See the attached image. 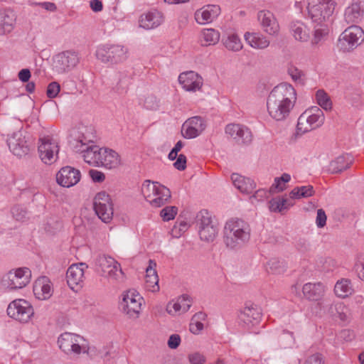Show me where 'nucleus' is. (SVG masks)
Segmentation results:
<instances>
[{"instance_id": "obj_55", "label": "nucleus", "mask_w": 364, "mask_h": 364, "mask_svg": "<svg viewBox=\"0 0 364 364\" xmlns=\"http://www.w3.org/2000/svg\"><path fill=\"white\" fill-rule=\"evenodd\" d=\"M60 90V86L57 82H52L48 84L46 95L49 98H55Z\"/></svg>"}, {"instance_id": "obj_43", "label": "nucleus", "mask_w": 364, "mask_h": 364, "mask_svg": "<svg viewBox=\"0 0 364 364\" xmlns=\"http://www.w3.org/2000/svg\"><path fill=\"white\" fill-rule=\"evenodd\" d=\"M291 30L293 31L294 37L297 41L306 42L310 38L309 30L304 24H302L301 26L294 24Z\"/></svg>"}, {"instance_id": "obj_6", "label": "nucleus", "mask_w": 364, "mask_h": 364, "mask_svg": "<svg viewBox=\"0 0 364 364\" xmlns=\"http://www.w3.org/2000/svg\"><path fill=\"white\" fill-rule=\"evenodd\" d=\"M323 111L318 107L306 109L299 117L296 125L299 134H305L320 127L324 122Z\"/></svg>"}, {"instance_id": "obj_42", "label": "nucleus", "mask_w": 364, "mask_h": 364, "mask_svg": "<svg viewBox=\"0 0 364 364\" xmlns=\"http://www.w3.org/2000/svg\"><path fill=\"white\" fill-rule=\"evenodd\" d=\"M164 21V16L162 12L156 10L152 9L151 11H148L140 16V23L144 22H153V23H160Z\"/></svg>"}, {"instance_id": "obj_56", "label": "nucleus", "mask_w": 364, "mask_h": 364, "mask_svg": "<svg viewBox=\"0 0 364 364\" xmlns=\"http://www.w3.org/2000/svg\"><path fill=\"white\" fill-rule=\"evenodd\" d=\"M144 107L148 109H156L159 107V100L156 97L150 95L144 100Z\"/></svg>"}, {"instance_id": "obj_11", "label": "nucleus", "mask_w": 364, "mask_h": 364, "mask_svg": "<svg viewBox=\"0 0 364 364\" xmlns=\"http://www.w3.org/2000/svg\"><path fill=\"white\" fill-rule=\"evenodd\" d=\"M6 311L10 318L22 323L29 322L34 315L33 306L28 301L22 299L11 301Z\"/></svg>"}, {"instance_id": "obj_4", "label": "nucleus", "mask_w": 364, "mask_h": 364, "mask_svg": "<svg viewBox=\"0 0 364 364\" xmlns=\"http://www.w3.org/2000/svg\"><path fill=\"white\" fill-rule=\"evenodd\" d=\"M90 143H92V141L87 140L83 134L79 136L77 139L70 141L73 149L75 152L82 154L86 163L90 165L99 166L102 149L96 145L90 144Z\"/></svg>"}, {"instance_id": "obj_15", "label": "nucleus", "mask_w": 364, "mask_h": 364, "mask_svg": "<svg viewBox=\"0 0 364 364\" xmlns=\"http://www.w3.org/2000/svg\"><path fill=\"white\" fill-rule=\"evenodd\" d=\"M7 145L10 151L16 156L22 157L30 151V144L24 132L19 130L14 132L7 139Z\"/></svg>"}, {"instance_id": "obj_35", "label": "nucleus", "mask_w": 364, "mask_h": 364, "mask_svg": "<svg viewBox=\"0 0 364 364\" xmlns=\"http://www.w3.org/2000/svg\"><path fill=\"white\" fill-rule=\"evenodd\" d=\"M315 193L313 186H297L293 188L289 193V198L293 199H300L302 198H309L314 196Z\"/></svg>"}, {"instance_id": "obj_39", "label": "nucleus", "mask_w": 364, "mask_h": 364, "mask_svg": "<svg viewBox=\"0 0 364 364\" xmlns=\"http://www.w3.org/2000/svg\"><path fill=\"white\" fill-rule=\"evenodd\" d=\"M287 264L283 259H271L267 264V271L274 274H279L285 272Z\"/></svg>"}, {"instance_id": "obj_44", "label": "nucleus", "mask_w": 364, "mask_h": 364, "mask_svg": "<svg viewBox=\"0 0 364 364\" xmlns=\"http://www.w3.org/2000/svg\"><path fill=\"white\" fill-rule=\"evenodd\" d=\"M316 99L318 104L325 110L328 111L332 108V102L327 95L323 90H318L316 94Z\"/></svg>"}, {"instance_id": "obj_29", "label": "nucleus", "mask_w": 364, "mask_h": 364, "mask_svg": "<svg viewBox=\"0 0 364 364\" xmlns=\"http://www.w3.org/2000/svg\"><path fill=\"white\" fill-rule=\"evenodd\" d=\"M352 162L353 159L348 154L338 156L330 162L327 171L332 174L339 173L348 168Z\"/></svg>"}, {"instance_id": "obj_40", "label": "nucleus", "mask_w": 364, "mask_h": 364, "mask_svg": "<svg viewBox=\"0 0 364 364\" xmlns=\"http://www.w3.org/2000/svg\"><path fill=\"white\" fill-rule=\"evenodd\" d=\"M114 264H116V260L105 255H99L95 261V264L101 270L102 276L106 274V272Z\"/></svg>"}, {"instance_id": "obj_63", "label": "nucleus", "mask_w": 364, "mask_h": 364, "mask_svg": "<svg viewBox=\"0 0 364 364\" xmlns=\"http://www.w3.org/2000/svg\"><path fill=\"white\" fill-rule=\"evenodd\" d=\"M305 364H324L323 357L320 353L314 354L306 359Z\"/></svg>"}, {"instance_id": "obj_52", "label": "nucleus", "mask_w": 364, "mask_h": 364, "mask_svg": "<svg viewBox=\"0 0 364 364\" xmlns=\"http://www.w3.org/2000/svg\"><path fill=\"white\" fill-rule=\"evenodd\" d=\"M257 20L261 23H272L276 21L274 15L269 10H262L257 14Z\"/></svg>"}, {"instance_id": "obj_5", "label": "nucleus", "mask_w": 364, "mask_h": 364, "mask_svg": "<svg viewBox=\"0 0 364 364\" xmlns=\"http://www.w3.org/2000/svg\"><path fill=\"white\" fill-rule=\"evenodd\" d=\"M308 15L317 23L328 21L332 16L336 6V0H306Z\"/></svg>"}, {"instance_id": "obj_10", "label": "nucleus", "mask_w": 364, "mask_h": 364, "mask_svg": "<svg viewBox=\"0 0 364 364\" xmlns=\"http://www.w3.org/2000/svg\"><path fill=\"white\" fill-rule=\"evenodd\" d=\"M196 224L201 240L213 242L218 235V227L207 210L200 211L196 216Z\"/></svg>"}, {"instance_id": "obj_32", "label": "nucleus", "mask_w": 364, "mask_h": 364, "mask_svg": "<svg viewBox=\"0 0 364 364\" xmlns=\"http://www.w3.org/2000/svg\"><path fill=\"white\" fill-rule=\"evenodd\" d=\"M101 154L102 157L100 158L99 166L100 165L111 169L119 164V155L116 151L112 149H102Z\"/></svg>"}, {"instance_id": "obj_16", "label": "nucleus", "mask_w": 364, "mask_h": 364, "mask_svg": "<svg viewBox=\"0 0 364 364\" xmlns=\"http://www.w3.org/2000/svg\"><path fill=\"white\" fill-rule=\"evenodd\" d=\"M142 299V297L136 291H129L124 295L120 304L123 312L129 317L137 318L141 310Z\"/></svg>"}, {"instance_id": "obj_61", "label": "nucleus", "mask_w": 364, "mask_h": 364, "mask_svg": "<svg viewBox=\"0 0 364 364\" xmlns=\"http://www.w3.org/2000/svg\"><path fill=\"white\" fill-rule=\"evenodd\" d=\"M203 329V323L199 322V321H193L191 318L189 330L193 334H199L200 332Z\"/></svg>"}, {"instance_id": "obj_50", "label": "nucleus", "mask_w": 364, "mask_h": 364, "mask_svg": "<svg viewBox=\"0 0 364 364\" xmlns=\"http://www.w3.org/2000/svg\"><path fill=\"white\" fill-rule=\"evenodd\" d=\"M13 218L17 221H24L27 218L26 210L19 205H16L11 210Z\"/></svg>"}, {"instance_id": "obj_53", "label": "nucleus", "mask_w": 364, "mask_h": 364, "mask_svg": "<svg viewBox=\"0 0 364 364\" xmlns=\"http://www.w3.org/2000/svg\"><path fill=\"white\" fill-rule=\"evenodd\" d=\"M16 21V15L11 9H0V23H10Z\"/></svg>"}, {"instance_id": "obj_60", "label": "nucleus", "mask_w": 364, "mask_h": 364, "mask_svg": "<svg viewBox=\"0 0 364 364\" xmlns=\"http://www.w3.org/2000/svg\"><path fill=\"white\" fill-rule=\"evenodd\" d=\"M262 29L267 33L274 36L279 33V24H261Z\"/></svg>"}, {"instance_id": "obj_41", "label": "nucleus", "mask_w": 364, "mask_h": 364, "mask_svg": "<svg viewBox=\"0 0 364 364\" xmlns=\"http://www.w3.org/2000/svg\"><path fill=\"white\" fill-rule=\"evenodd\" d=\"M161 186L159 183L151 182L150 181H145L141 186V193L146 200L149 202L150 200L156 196L158 191V186Z\"/></svg>"}, {"instance_id": "obj_1", "label": "nucleus", "mask_w": 364, "mask_h": 364, "mask_svg": "<svg viewBox=\"0 0 364 364\" xmlns=\"http://www.w3.org/2000/svg\"><path fill=\"white\" fill-rule=\"evenodd\" d=\"M296 101L294 87L287 82L275 86L268 95L267 108L269 116L276 121L287 119Z\"/></svg>"}, {"instance_id": "obj_45", "label": "nucleus", "mask_w": 364, "mask_h": 364, "mask_svg": "<svg viewBox=\"0 0 364 364\" xmlns=\"http://www.w3.org/2000/svg\"><path fill=\"white\" fill-rule=\"evenodd\" d=\"M123 274L120 264L116 261V264L112 265V267L108 269L104 277L114 280H120L123 278Z\"/></svg>"}, {"instance_id": "obj_34", "label": "nucleus", "mask_w": 364, "mask_h": 364, "mask_svg": "<svg viewBox=\"0 0 364 364\" xmlns=\"http://www.w3.org/2000/svg\"><path fill=\"white\" fill-rule=\"evenodd\" d=\"M354 291L351 281L348 279H341L334 286L335 294L340 298H346Z\"/></svg>"}, {"instance_id": "obj_7", "label": "nucleus", "mask_w": 364, "mask_h": 364, "mask_svg": "<svg viewBox=\"0 0 364 364\" xmlns=\"http://www.w3.org/2000/svg\"><path fill=\"white\" fill-rule=\"evenodd\" d=\"M364 41V31L356 24H352L340 35L337 47L343 53H349L355 49Z\"/></svg>"}, {"instance_id": "obj_13", "label": "nucleus", "mask_w": 364, "mask_h": 364, "mask_svg": "<svg viewBox=\"0 0 364 364\" xmlns=\"http://www.w3.org/2000/svg\"><path fill=\"white\" fill-rule=\"evenodd\" d=\"M93 207L96 215L104 223H109L113 217L111 198L105 192L98 193L95 198Z\"/></svg>"}, {"instance_id": "obj_46", "label": "nucleus", "mask_w": 364, "mask_h": 364, "mask_svg": "<svg viewBox=\"0 0 364 364\" xmlns=\"http://www.w3.org/2000/svg\"><path fill=\"white\" fill-rule=\"evenodd\" d=\"M45 278L42 281H38L34 287V291H38L41 290L42 293V299H48L52 294V289L49 282L44 283Z\"/></svg>"}, {"instance_id": "obj_51", "label": "nucleus", "mask_w": 364, "mask_h": 364, "mask_svg": "<svg viewBox=\"0 0 364 364\" xmlns=\"http://www.w3.org/2000/svg\"><path fill=\"white\" fill-rule=\"evenodd\" d=\"M177 212L176 206H166L161 210L160 215L164 221H169L175 218Z\"/></svg>"}, {"instance_id": "obj_38", "label": "nucleus", "mask_w": 364, "mask_h": 364, "mask_svg": "<svg viewBox=\"0 0 364 364\" xmlns=\"http://www.w3.org/2000/svg\"><path fill=\"white\" fill-rule=\"evenodd\" d=\"M200 38L205 42L203 46L215 45L220 40V33L213 28H205L201 31Z\"/></svg>"}, {"instance_id": "obj_25", "label": "nucleus", "mask_w": 364, "mask_h": 364, "mask_svg": "<svg viewBox=\"0 0 364 364\" xmlns=\"http://www.w3.org/2000/svg\"><path fill=\"white\" fill-rule=\"evenodd\" d=\"M221 14L220 6L216 4L205 5L196 11L194 17L198 23L205 21L206 23H213L217 21Z\"/></svg>"}, {"instance_id": "obj_48", "label": "nucleus", "mask_w": 364, "mask_h": 364, "mask_svg": "<svg viewBox=\"0 0 364 364\" xmlns=\"http://www.w3.org/2000/svg\"><path fill=\"white\" fill-rule=\"evenodd\" d=\"M319 27H316L314 36L312 43L317 44L323 37L328 34L329 29L326 24H317Z\"/></svg>"}, {"instance_id": "obj_9", "label": "nucleus", "mask_w": 364, "mask_h": 364, "mask_svg": "<svg viewBox=\"0 0 364 364\" xmlns=\"http://www.w3.org/2000/svg\"><path fill=\"white\" fill-rule=\"evenodd\" d=\"M60 348L67 354L88 353L89 347L87 341L80 335L65 332L58 340Z\"/></svg>"}, {"instance_id": "obj_26", "label": "nucleus", "mask_w": 364, "mask_h": 364, "mask_svg": "<svg viewBox=\"0 0 364 364\" xmlns=\"http://www.w3.org/2000/svg\"><path fill=\"white\" fill-rule=\"evenodd\" d=\"M156 263L150 259L146 269L145 288L151 292L159 291V277L156 271Z\"/></svg>"}, {"instance_id": "obj_36", "label": "nucleus", "mask_w": 364, "mask_h": 364, "mask_svg": "<svg viewBox=\"0 0 364 364\" xmlns=\"http://www.w3.org/2000/svg\"><path fill=\"white\" fill-rule=\"evenodd\" d=\"M225 47L230 51L238 52L242 50L243 45L237 34L232 33L223 38Z\"/></svg>"}, {"instance_id": "obj_62", "label": "nucleus", "mask_w": 364, "mask_h": 364, "mask_svg": "<svg viewBox=\"0 0 364 364\" xmlns=\"http://www.w3.org/2000/svg\"><path fill=\"white\" fill-rule=\"evenodd\" d=\"M173 166L178 171H183L186 168V157L183 154H180L173 164Z\"/></svg>"}, {"instance_id": "obj_37", "label": "nucleus", "mask_w": 364, "mask_h": 364, "mask_svg": "<svg viewBox=\"0 0 364 364\" xmlns=\"http://www.w3.org/2000/svg\"><path fill=\"white\" fill-rule=\"evenodd\" d=\"M363 15L360 4L353 3L346 8L345 11V19L347 23L358 21Z\"/></svg>"}, {"instance_id": "obj_28", "label": "nucleus", "mask_w": 364, "mask_h": 364, "mask_svg": "<svg viewBox=\"0 0 364 364\" xmlns=\"http://www.w3.org/2000/svg\"><path fill=\"white\" fill-rule=\"evenodd\" d=\"M231 180L234 186L242 193L250 194L256 187L255 183L251 178L236 173L231 175Z\"/></svg>"}, {"instance_id": "obj_14", "label": "nucleus", "mask_w": 364, "mask_h": 364, "mask_svg": "<svg viewBox=\"0 0 364 364\" xmlns=\"http://www.w3.org/2000/svg\"><path fill=\"white\" fill-rule=\"evenodd\" d=\"M38 153L41 161L46 164H52L58 159L59 146L49 136L39 139Z\"/></svg>"}, {"instance_id": "obj_17", "label": "nucleus", "mask_w": 364, "mask_h": 364, "mask_svg": "<svg viewBox=\"0 0 364 364\" xmlns=\"http://www.w3.org/2000/svg\"><path fill=\"white\" fill-rule=\"evenodd\" d=\"M225 134L232 138L239 144L248 145L252 141V134L250 129L242 124H229L225 129Z\"/></svg>"}, {"instance_id": "obj_2", "label": "nucleus", "mask_w": 364, "mask_h": 364, "mask_svg": "<svg viewBox=\"0 0 364 364\" xmlns=\"http://www.w3.org/2000/svg\"><path fill=\"white\" fill-rule=\"evenodd\" d=\"M249 224L239 218L228 220L223 230V241L228 248L236 249L247 243L250 238Z\"/></svg>"}, {"instance_id": "obj_64", "label": "nucleus", "mask_w": 364, "mask_h": 364, "mask_svg": "<svg viewBox=\"0 0 364 364\" xmlns=\"http://www.w3.org/2000/svg\"><path fill=\"white\" fill-rule=\"evenodd\" d=\"M89 174L92 180L95 183H102L105 178V174L97 170L92 169L89 171Z\"/></svg>"}, {"instance_id": "obj_19", "label": "nucleus", "mask_w": 364, "mask_h": 364, "mask_svg": "<svg viewBox=\"0 0 364 364\" xmlns=\"http://www.w3.org/2000/svg\"><path fill=\"white\" fill-rule=\"evenodd\" d=\"M80 178V171L70 166L61 168L56 174L58 184L65 188H70L76 185Z\"/></svg>"}, {"instance_id": "obj_31", "label": "nucleus", "mask_w": 364, "mask_h": 364, "mask_svg": "<svg viewBox=\"0 0 364 364\" xmlns=\"http://www.w3.org/2000/svg\"><path fill=\"white\" fill-rule=\"evenodd\" d=\"M293 205L292 200L284 196L275 197L269 201V210L273 213H282Z\"/></svg>"}, {"instance_id": "obj_8", "label": "nucleus", "mask_w": 364, "mask_h": 364, "mask_svg": "<svg viewBox=\"0 0 364 364\" xmlns=\"http://www.w3.org/2000/svg\"><path fill=\"white\" fill-rule=\"evenodd\" d=\"M31 271L27 267H19L11 269L5 274L1 281V286L9 290L14 291L25 287L31 281Z\"/></svg>"}, {"instance_id": "obj_21", "label": "nucleus", "mask_w": 364, "mask_h": 364, "mask_svg": "<svg viewBox=\"0 0 364 364\" xmlns=\"http://www.w3.org/2000/svg\"><path fill=\"white\" fill-rule=\"evenodd\" d=\"M203 118L196 116L189 118L182 126V134L186 139H194L199 136L205 129Z\"/></svg>"}, {"instance_id": "obj_30", "label": "nucleus", "mask_w": 364, "mask_h": 364, "mask_svg": "<svg viewBox=\"0 0 364 364\" xmlns=\"http://www.w3.org/2000/svg\"><path fill=\"white\" fill-rule=\"evenodd\" d=\"M244 38L247 43L255 49H265L270 43L269 41L259 33L246 32Z\"/></svg>"}, {"instance_id": "obj_18", "label": "nucleus", "mask_w": 364, "mask_h": 364, "mask_svg": "<svg viewBox=\"0 0 364 364\" xmlns=\"http://www.w3.org/2000/svg\"><path fill=\"white\" fill-rule=\"evenodd\" d=\"M88 268L85 263L72 264L67 270L66 278L68 286L73 290L82 287L85 279V271Z\"/></svg>"}, {"instance_id": "obj_20", "label": "nucleus", "mask_w": 364, "mask_h": 364, "mask_svg": "<svg viewBox=\"0 0 364 364\" xmlns=\"http://www.w3.org/2000/svg\"><path fill=\"white\" fill-rule=\"evenodd\" d=\"M79 60L76 52L66 50L56 56L55 68L59 73H63L75 68L78 64Z\"/></svg>"}, {"instance_id": "obj_59", "label": "nucleus", "mask_w": 364, "mask_h": 364, "mask_svg": "<svg viewBox=\"0 0 364 364\" xmlns=\"http://www.w3.org/2000/svg\"><path fill=\"white\" fill-rule=\"evenodd\" d=\"M178 300H181L180 306H181L182 312L185 313L188 311L192 305L190 296L186 294H183L178 297Z\"/></svg>"}, {"instance_id": "obj_49", "label": "nucleus", "mask_w": 364, "mask_h": 364, "mask_svg": "<svg viewBox=\"0 0 364 364\" xmlns=\"http://www.w3.org/2000/svg\"><path fill=\"white\" fill-rule=\"evenodd\" d=\"M279 342L281 346L284 348H290L294 343V337L293 333L288 331H283L279 336Z\"/></svg>"}, {"instance_id": "obj_57", "label": "nucleus", "mask_w": 364, "mask_h": 364, "mask_svg": "<svg viewBox=\"0 0 364 364\" xmlns=\"http://www.w3.org/2000/svg\"><path fill=\"white\" fill-rule=\"evenodd\" d=\"M327 217L325 211L322 209L317 210V215L316 218V224L318 228H323L326 224Z\"/></svg>"}, {"instance_id": "obj_23", "label": "nucleus", "mask_w": 364, "mask_h": 364, "mask_svg": "<svg viewBox=\"0 0 364 364\" xmlns=\"http://www.w3.org/2000/svg\"><path fill=\"white\" fill-rule=\"evenodd\" d=\"M317 306L323 314L337 316L343 321L348 318V308L341 302L332 304L330 300L325 299L318 302Z\"/></svg>"}, {"instance_id": "obj_58", "label": "nucleus", "mask_w": 364, "mask_h": 364, "mask_svg": "<svg viewBox=\"0 0 364 364\" xmlns=\"http://www.w3.org/2000/svg\"><path fill=\"white\" fill-rule=\"evenodd\" d=\"M286 189L285 183H284L282 181H281L278 177H276L274 178V183L269 188V192L272 194H274L276 193H279Z\"/></svg>"}, {"instance_id": "obj_3", "label": "nucleus", "mask_w": 364, "mask_h": 364, "mask_svg": "<svg viewBox=\"0 0 364 364\" xmlns=\"http://www.w3.org/2000/svg\"><path fill=\"white\" fill-rule=\"evenodd\" d=\"M129 48L122 44H102L96 50L97 58L103 63L117 65L129 58Z\"/></svg>"}, {"instance_id": "obj_24", "label": "nucleus", "mask_w": 364, "mask_h": 364, "mask_svg": "<svg viewBox=\"0 0 364 364\" xmlns=\"http://www.w3.org/2000/svg\"><path fill=\"white\" fill-rule=\"evenodd\" d=\"M178 82L186 91L196 92L203 85L202 77L194 71L182 73L178 76Z\"/></svg>"}, {"instance_id": "obj_27", "label": "nucleus", "mask_w": 364, "mask_h": 364, "mask_svg": "<svg viewBox=\"0 0 364 364\" xmlns=\"http://www.w3.org/2000/svg\"><path fill=\"white\" fill-rule=\"evenodd\" d=\"M303 294L304 296L311 301H320L325 292V286L321 283H306L303 286Z\"/></svg>"}, {"instance_id": "obj_54", "label": "nucleus", "mask_w": 364, "mask_h": 364, "mask_svg": "<svg viewBox=\"0 0 364 364\" xmlns=\"http://www.w3.org/2000/svg\"><path fill=\"white\" fill-rule=\"evenodd\" d=\"M180 302H181V300H178V298L176 301L169 302L166 306L167 312L171 315L183 313L181 306H180Z\"/></svg>"}, {"instance_id": "obj_47", "label": "nucleus", "mask_w": 364, "mask_h": 364, "mask_svg": "<svg viewBox=\"0 0 364 364\" xmlns=\"http://www.w3.org/2000/svg\"><path fill=\"white\" fill-rule=\"evenodd\" d=\"M287 73L294 82L301 85L304 83V73L303 71L291 65L288 68Z\"/></svg>"}, {"instance_id": "obj_12", "label": "nucleus", "mask_w": 364, "mask_h": 364, "mask_svg": "<svg viewBox=\"0 0 364 364\" xmlns=\"http://www.w3.org/2000/svg\"><path fill=\"white\" fill-rule=\"evenodd\" d=\"M261 318V309L257 306H245L238 314V325L244 330L250 331L259 323Z\"/></svg>"}, {"instance_id": "obj_22", "label": "nucleus", "mask_w": 364, "mask_h": 364, "mask_svg": "<svg viewBox=\"0 0 364 364\" xmlns=\"http://www.w3.org/2000/svg\"><path fill=\"white\" fill-rule=\"evenodd\" d=\"M132 73L129 70H119L115 75V82L112 87V93L118 97L124 96L132 83Z\"/></svg>"}, {"instance_id": "obj_33", "label": "nucleus", "mask_w": 364, "mask_h": 364, "mask_svg": "<svg viewBox=\"0 0 364 364\" xmlns=\"http://www.w3.org/2000/svg\"><path fill=\"white\" fill-rule=\"evenodd\" d=\"M171 196V191L168 188L159 186L156 196H154L149 203L153 207L160 208L169 201Z\"/></svg>"}]
</instances>
